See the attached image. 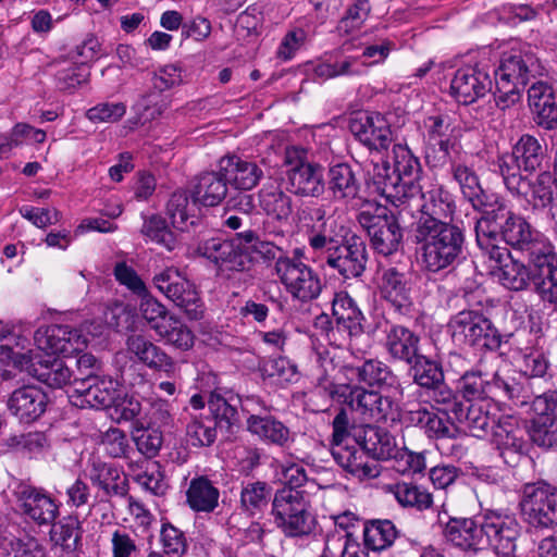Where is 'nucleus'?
<instances>
[{
    "label": "nucleus",
    "mask_w": 557,
    "mask_h": 557,
    "mask_svg": "<svg viewBox=\"0 0 557 557\" xmlns=\"http://www.w3.org/2000/svg\"><path fill=\"white\" fill-rule=\"evenodd\" d=\"M33 344L20 332L0 331V361L26 371L52 388L72 382L74 373L57 355L70 356L87 346V338L69 325L39 327Z\"/></svg>",
    "instance_id": "1"
},
{
    "label": "nucleus",
    "mask_w": 557,
    "mask_h": 557,
    "mask_svg": "<svg viewBox=\"0 0 557 557\" xmlns=\"http://www.w3.org/2000/svg\"><path fill=\"white\" fill-rule=\"evenodd\" d=\"M413 242L418 247V261L429 273H438L453 267L461 257L465 236L453 224H437L433 221L414 225Z\"/></svg>",
    "instance_id": "2"
},
{
    "label": "nucleus",
    "mask_w": 557,
    "mask_h": 557,
    "mask_svg": "<svg viewBox=\"0 0 557 557\" xmlns=\"http://www.w3.org/2000/svg\"><path fill=\"white\" fill-rule=\"evenodd\" d=\"M393 170L389 163L374 165V183L387 202L398 208L414 193L421 191L419 178L422 168L417 157L407 146L397 144L393 147Z\"/></svg>",
    "instance_id": "3"
},
{
    "label": "nucleus",
    "mask_w": 557,
    "mask_h": 557,
    "mask_svg": "<svg viewBox=\"0 0 557 557\" xmlns=\"http://www.w3.org/2000/svg\"><path fill=\"white\" fill-rule=\"evenodd\" d=\"M496 231L494 225L490 226L486 219L476 221V243L490 260L495 261L500 283L508 289L523 290L533 281V267L513 258L506 247H499Z\"/></svg>",
    "instance_id": "4"
},
{
    "label": "nucleus",
    "mask_w": 557,
    "mask_h": 557,
    "mask_svg": "<svg viewBox=\"0 0 557 557\" xmlns=\"http://www.w3.org/2000/svg\"><path fill=\"white\" fill-rule=\"evenodd\" d=\"M497 216L493 219L496 227L497 244L502 238L507 245L528 253L529 263L555 247L540 231L535 230L523 215L513 212L506 205V209L496 210Z\"/></svg>",
    "instance_id": "5"
},
{
    "label": "nucleus",
    "mask_w": 557,
    "mask_h": 557,
    "mask_svg": "<svg viewBox=\"0 0 557 557\" xmlns=\"http://www.w3.org/2000/svg\"><path fill=\"white\" fill-rule=\"evenodd\" d=\"M272 515L277 528L287 536L306 535L313 528L309 503L299 490H277L272 500Z\"/></svg>",
    "instance_id": "6"
},
{
    "label": "nucleus",
    "mask_w": 557,
    "mask_h": 557,
    "mask_svg": "<svg viewBox=\"0 0 557 557\" xmlns=\"http://www.w3.org/2000/svg\"><path fill=\"white\" fill-rule=\"evenodd\" d=\"M275 273L293 299L308 302L317 299L322 292L319 274L296 257L280 256L274 265Z\"/></svg>",
    "instance_id": "7"
},
{
    "label": "nucleus",
    "mask_w": 557,
    "mask_h": 557,
    "mask_svg": "<svg viewBox=\"0 0 557 557\" xmlns=\"http://www.w3.org/2000/svg\"><path fill=\"white\" fill-rule=\"evenodd\" d=\"M453 341L459 345L495 349L500 339L491 320L478 310H462L448 323Z\"/></svg>",
    "instance_id": "8"
},
{
    "label": "nucleus",
    "mask_w": 557,
    "mask_h": 557,
    "mask_svg": "<svg viewBox=\"0 0 557 557\" xmlns=\"http://www.w3.org/2000/svg\"><path fill=\"white\" fill-rule=\"evenodd\" d=\"M153 284L191 320L202 317L203 308L195 285L177 269L169 267L153 276Z\"/></svg>",
    "instance_id": "9"
},
{
    "label": "nucleus",
    "mask_w": 557,
    "mask_h": 557,
    "mask_svg": "<svg viewBox=\"0 0 557 557\" xmlns=\"http://www.w3.org/2000/svg\"><path fill=\"white\" fill-rule=\"evenodd\" d=\"M197 251L221 271H246L252 263L243 233H238L232 239L221 237L206 239L199 244Z\"/></svg>",
    "instance_id": "10"
},
{
    "label": "nucleus",
    "mask_w": 557,
    "mask_h": 557,
    "mask_svg": "<svg viewBox=\"0 0 557 557\" xmlns=\"http://www.w3.org/2000/svg\"><path fill=\"white\" fill-rule=\"evenodd\" d=\"M521 512L529 524L535 528L557 525V488L546 484H529L520 500Z\"/></svg>",
    "instance_id": "11"
},
{
    "label": "nucleus",
    "mask_w": 557,
    "mask_h": 557,
    "mask_svg": "<svg viewBox=\"0 0 557 557\" xmlns=\"http://www.w3.org/2000/svg\"><path fill=\"white\" fill-rule=\"evenodd\" d=\"M451 174L454 181L459 185L465 198H467L472 207L482 210L483 214L478 221H488L493 226V219L497 216L496 210L506 209V201L496 194H487L481 187L476 173L462 160L453 163Z\"/></svg>",
    "instance_id": "12"
},
{
    "label": "nucleus",
    "mask_w": 557,
    "mask_h": 557,
    "mask_svg": "<svg viewBox=\"0 0 557 557\" xmlns=\"http://www.w3.org/2000/svg\"><path fill=\"white\" fill-rule=\"evenodd\" d=\"M555 185L550 171H542L534 177H527L511 194L524 202V210L534 215L545 213L549 222L557 224V203L553 189Z\"/></svg>",
    "instance_id": "13"
},
{
    "label": "nucleus",
    "mask_w": 557,
    "mask_h": 557,
    "mask_svg": "<svg viewBox=\"0 0 557 557\" xmlns=\"http://www.w3.org/2000/svg\"><path fill=\"white\" fill-rule=\"evenodd\" d=\"M385 211L382 208H376L374 213L362 210L358 214V222L367 231L372 247L379 253L388 256L399 248L403 231L397 218Z\"/></svg>",
    "instance_id": "14"
},
{
    "label": "nucleus",
    "mask_w": 557,
    "mask_h": 557,
    "mask_svg": "<svg viewBox=\"0 0 557 557\" xmlns=\"http://www.w3.org/2000/svg\"><path fill=\"white\" fill-rule=\"evenodd\" d=\"M399 208L400 211L420 212L414 225L429 224L431 221L437 224H450L445 220L451 219L455 202L451 195L440 186H432L428 190H423L421 186V191L408 197Z\"/></svg>",
    "instance_id": "15"
},
{
    "label": "nucleus",
    "mask_w": 557,
    "mask_h": 557,
    "mask_svg": "<svg viewBox=\"0 0 557 557\" xmlns=\"http://www.w3.org/2000/svg\"><path fill=\"white\" fill-rule=\"evenodd\" d=\"M349 407L368 422L396 421L399 418L398 404L392 395L383 396L362 387L350 389L347 397Z\"/></svg>",
    "instance_id": "16"
},
{
    "label": "nucleus",
    "mask_w": 557,
    "mask_h": 557,
    "mask_svg": "<svg viewBox=\"0 0 557 557\" xmlns=\"http://www.w3.org/2000/svg\"><path fill=\"white\" fill-rule=\"evenodd\" d=\"M532 442L543 448H557V392L544 393L533 400Z\"/></svg>",
    "instance_id": "17"
},
{
    "label": "nucleus",
    "mask_w": 557,
    "mask_h": 557,
    "mask_svg": "<svg viewBox=\"0 0 557 557\" xmlns=\"http://www.w3.org/2000/svg\"><path fill=\"white\" fill-rule=\"evenodd\" d=\"M545 66L530 48L505 52L495 71V78L525 86L531 78L545 74Z\"/></svg>",
    "instance_id": "18"
},
{
    "label": "nucleus",
    "mask_w": 557,
    "mask_h": 557,
    "mask_svg": "<svg viewBox=\"0 0 557 557\" xmlns=\"http://www.w3.org/2000/svg\"><path fill=\"white\" fill-rule=\"evenodd\" d=\"M367 248L363 240L352 236L342 245L329 247L325 264L343 278H357L362 275L367 264Z\"/></svg>",
    "instance_id": "19"
},
{
    "label": "nucleus",
    "mask_w": 557,
    "mask_h": 557,
    "mask_svg": "<svg viewBox=\"0 0 557 557\" xmlns=\"http://www.w3.org/2000/svg\"><path fill=\"white\" fill-rule=\"evenodd\" d=\"M16 497L23 515L38 525H50L60 513V504L41 487L21 485Z\"/></svg>",
    "instance_id": "20"
},
{
    "label": "nucleus",
    "mask_w": 557,
    "mask_h": 557,
    "mask_svg": "<svg viewBox=\"0 0 557 557\" xmlns=\"http://www.w3.org/2000/svg\"><path fill=\"white\" fill-rule=\"evenodd\" d=\"M377 288L381 297L396 310L406 312L411 307L413 282L409 273L395 267H380Z\"/></svg>",
    "instance_id": "21"
},
{
    "label": "nucleus",
    "mask_w": 557,
    "mask_h": 557,
    "mask_svg": "<svg viewBox=\"0 0 557 557\" xmlns=\"http://www.w3.org/2000/svg\"><path fill=\"white\" fill-rule=\"evenodd\" d=\"M492 89L490 74L479 66H463L455 72L450 95L461 104H471L485 97Z\"/></svg>",
    "instance_id": "22"
},
{
    "label": "nucleus",
    "mask_w": 557,
    "mask_h": 557,
    "mask_svg": "<svg viewBox=\"0 0 557 557\" xmlns=\"http://www.w3.org/2000/svg\"><path fill=\"white\" fill-rule=\"evenodd\" d=\"M525 431L518 419L511 416L498 418L492 429V440L505 463L515 466L523 455L527 442Z\"/></svg>",
    "instance_id": "23"
},
{
    "label": "nucleus",
    "mask_w": 557,
    "mask_h": 557,
    "mask_svg": "<svg viewBox=\"0 0 557 557\" xmlns=\"http://www.w3.org/2000/svg\"><path fill=\"white\" fill-rule=\"evenodd\" d=\"M450 411L454 419L463 425L472 436L478 438L485 437L498 420L496 406L492 401H479L468 405L454 403Z\"/></svg>",
    "instance_id": "24"
},
{
    "label": "nucleus",
    "mask_w": 557,
    "mask_h": 557,
    "mask_svg": "<svg viewBox=\"0 0 557 557\" xmlns=\"http://www.w3.org/2000/svg\"><path fill=\"white\" fill-rule=\"evenodd\" d=\"M487 548L497 555L509 556L517 546L520 524L517 519L498 511H486Z\"/></svg>",
    "instance_id": "25"
},
{
    "label": "nucleus",
    "mask_w": 557,
    "mask_h": 557,
    "mask_svg": "<svg viewBox=\"0 0 557 557\" xmlns=\"http://www.w3.org/2000/svg\"><path fill=\"white\" fill-rule=\"evenodd\" d=\"M352 135L370 149H386L392 143V131L387 121L379 113H362L351 119Z\"/></svg>",
    "instance_id": "26"
},
{
    "label": "nucleus",
    "mask_w": 557,
    "mask_h": 557,
    "mask_svg": "<svg viewBox=\"0 0 557 557\" xmlns=\"http://www.w3.org/2000/svg\"><path fill=\"white\" fill-rule=\"evenodd\" d=\"M326 184L334 201L350 205L361 199V180L358 172L348 163H336L330 166Z\"/></svg>",
    "instance_id": "27"
},
{
    "label": "nucleus",
    "mask_w": 557,
    "mask_h": 557,
    "mask_svg": "<svg viewBox=\"0 0 557 557\" xmlns=\"http://www.w3.org/2000/svg\"><path fill=\"white\" fill-rule=\"evenodd\" d=\"M219 168L227 183L240 190L255 188L263 177V171L256 162L242 159L237 156L221 158Z\"/></svg>",
    "instance_id": "28"
},
{
    "label": "nucleus",
    "mask_w": 557,
    "mask_h": 557,
    "mask_svg": "<svg viewBox=\"0 0 557 557\" xmlns=\"http://www.w3.org/2000/svg\"><path fill=\"white\" fill-rule=\"evenodd\" d=\"M363 314L329 319V315L321 314L315 319L314 326L320 329L329 344L336 347L345 346L354 337L363 333Z\"/></svg>",
    "instance_id": "29"
},
{
    "label": "nucleus",
    "mask_w": 557,
    "mask_h": 557,
    "mask_svg": "<svg viewBox=\"0 0 557 557\" xmlns=\"http://www.w3.org/2000/svg\"><path fill=\"white\" fill-rule=\"evenodd\" d=\"M529 264L533 267V283L535 290L544 302L554 305L557 309V252L555 248Z\"/></svg>",
    "instance_id": "30"
},
{
    "label": "nucleus",
    "mask_w": 557,
    "mask_h": 557,
    "mask_svg": "<svg viewBox=\"0 0 557 557\" xmlns=\"http://www.w3.org/2000/svg\"><path fill=\"white\" fill-rule=\"evenodd\" d=\"M331 453L336 463L352 475L371 478L377 474L375 466L369 460L370 457L361 442L334 444Z\"/></svg>",
    "instance_id": "31"
},
{
    "label": "nucleus",
    "mask_w": 557,
    "mask_h": 557,
    "mask_svg": "<svg viewBox=\"0 0 557 557\" xmlns=\"http://www.w3.org/2000/svg\"><path fill=\"white\" fill-rule=\"evenodd\" d=\"M8 407L21 422L30 423L46 411L47 396L39 387L23 386L11 394Z\"/></svg>",
    "instance_id": "32"
},
{
    "label": "nucleus",
    "mask_w": 557,
    "mask_h": 557,
    "mask_svg": "<svg viewBox=\"0 0 557 557\" xmlns=\"http://www.w3.org/2000/svg\"><path fill=\"white\" fill-rule=\"evenodd\" d=\"M288 190L297 197L319 198L325 190L323 168L307 163L294 170H286Z\"/></svg>",
    "instance_id": "33"
},
{
    "label": "nucleus",
    "mask_w": 557,
    "mask_h": 557,
    "mask_svg": "<svg viewBox=\"0 0 557 557\" xmlns=\"http://www.w3.org/2000/svg\"><path fill=\"white\" fill-rule=\"evenodd\" d=\"M127 351L150 369L172 374L175 362L159 346L143 335H131L126 341Z\"/></svg>",
    "instance_id": "34"
},
{
    "label": "nucleus",
    "mask_w": 557,
    "mask_h": 557,
    "mask_svg": "<svg viewBox=\"0 0 557 557\" xmlns=\"http://www.w3.org/2000/svg\"><path fill=\"white\" fill-rule=\"evenodd\" d=\"M247 430L260 441L276 445L288 446L293 441V433L288 426L271 414H250L246 421Z\"/></svg>",
    "instance_id": "35"
},
{
    "label": "nucleus",
    "mask_w": 557,
    "mask_h": 557,
    "mask_svg": "<svg viewBox=\"0 0 557 557\" xmlns=\"http://www.w3.org/2000/svg\"><path fill=\"white\" fill-rule=\"evenodd\" d=\"M89 480L107 496H126L128 482L123 471L108 462L92 460L89 470Z\"/></svg>",
    "instance_id": "36"
},
{
    "label": "nucleus",
    "mask_w": 557,
    "mask_h": 557,
    "mask_svg": "<svg viewBox=\"0 0 557 557\" xmlns=\"http://www.w3.org/2000/svg\"><path fill=\"white\" fill-rule=\"evenodd\" d=\"M75 392L79 394V406L100 409L112 407L120 389L116 381L111 377L98 376L84 386L75 387Z\"/></svg>",
    "instance_id": "37"
},
{
    "label": "nucleus",
    "mask_w": 557,
    "mask_h": 557,
    "mask_svg": "<svg viewBox=\"0 0 557 557\" xmlns=\"http://www.w3.org/2000/svg\"><path fill=\"white\" fill-rule=\"evenodd\" d=\"M384 346L392 358L412 363L419 355V337L408 327L391 325L385 331Z\"/></svg>",
    "instance_id": "38"
},
{
    "label": "nucleus",
    "mask_w": 557,
    "mask_h": 557,
    "mask_svg": "<svg viewBox=\"0 0 557 557\" xmlns=\"http://www.w3.org/2000/svg\"><path fill=\"white\" fill-rule=\"evenodd\" d=\"M259 207L265 215L287 222L293 213V199L276 183H267L258 191Z\"/></svg>",
    "instance_id": "39"
},
{
    "label": "nucleus",
    "mask_w": 557,
    "mask_h": 557,
    "mask_svg": "<svg viewBox=\"0 0 557 557\" xmlns=\"http://www.w3.org/2000/svg\"><path fill=\"white\" fill-rule=\"evenodd\" d=\"M128 471L133 480L145 491L152 495H164L168 484L161 466L149 459H136L127 462Z\"/></svg>",
    "instance_id": "40"
},
{
    "label": "nucleus",
    "mask_w": 557,
    "mask_h": 557,
    "mask_svg": "<svg viewBox=\"0 0 557 557\" xmlns=\"http://www.w3.org/2000/svg\"><path fill=\"white\" fill-rule=\"evenodd\" d=\"M512 151L523 172L530 174L542 170L548 159L547 146L530 134L522 135L513 145Z\"/></svg>",
    "instance_id": "41"
},
{
    "label": "nucleus",
    "mask_w": 557,
    "mask_h": 557,
    "mask_svg": "<svg viewBox=\"0 0 557 557\" xmlns=\"http://www.w3.org/2000/svg\"><path fill=\"white\" fill-rule=\"evenodd\" d=\"M227 181L225 176L219 172H205L197 177V182L193 189V197L196 202L206 206H218L227 194Z\"/></svg>",
    "instance_id": "42"
},
{
    "label": "nucleus",
    "mask_w": 557,
    "mask_h": 557,
    "mask_svg": "<svg viewBox=\"0 0 557 557\" xmlns=\"http://www.w3.org/2000/svg\"><path fill=\"white\" fill-rule=\"evenodd\" d=\"M359 382L369 386L386 388L393 392V395L400 394V385L397 376L388 366L377 359L366 360L362 364L354 367Z\"/></svg>",
    "instance_id": "43"
},
{
    "label": "nucleus",
    "mask_w": 557,
    "mask_h": 557,
    "mask_svg": "<svg viewBox=\"0 0 557 557\" xmlns=\"http://www.w3.org/2000/svg\"><path fill=\"white\" fill-rule=\"evenodd\" d=\"M363 449L375 460H391L398 451L395 437L384 429L368 425L361 440Z\"/></svg>",
    "instance_id": "44"
},
{
    "label": "nucleus",
    "mask_w": 557,
    "mask_h": 557,
    "mask_svg": "<svg viewBox=\"0 0 557 557\" xmlns=\"http://www.w3.org/2000/svg\"><path fill=\"white\" fill-rule=\"evenodd\" d=\"M187 504L198 512H211L219 504L220 492L206 476L190 481L186 492Z\"/></svg>",
    "instance_id": "45"
},
{
    "label": "nucleus",
    "mask_w": 557,
    "mask_h": 557,
    "mask_svg": "<svg viewBox=\"0 0 557 557\" xmlns=\"http://www.w3.org/2000/svg\"><path fill=\"white\" fill-rule=\"evenodd\" d=\"M272 487L263 481L243 482L240 490V509L248 516L261 515L269 506Z\"/></svg>",
    "instance_id": "46"
},
{
    "label": "nucleus",
    "mask_w": 557,
    "mask_h": 557,
    "mask_svg": "<svg viewBox=\"0 0 557 557\" xmlns=\"http://www.w3.org/2000/svg\"><path fill=\"white\" fill-rule=\"evenodd\" d=\"M388 492L404 508H413L419 511L429 509L433 504L432 494L424 487L411 482H397L388 486Z\"/></svg>",
    "instance_id": "47"
},
{
    "label": "nucleus",
    "mask_w": 557,
    "mask_h": 557,
    "mask_svg": "<svg viewBox=\"0 0 557 557\" xmlns=\"http://www.w3.org/2000/svg\"><path fill=\"white\" fill-rule=\"evenodd\" d=\"M196 205L195 199L189 200L187 191L176 190L173 193L166 205V214L172 225L180 231H186L190 225H194Z\"/></svg>",
    "instance_id": "48"
},
{
    "label": "nucleus",
    "mask_w": 557,
    "mask_h": 557,
    "mask_svg": "<svg viewBox=\"0 0 557 557\" xmlns=\"http://www.w3.org/2000/svg\"><path fill=\"white\" fill-rule=\"evenodd\" d=\"M398 536V530L391 520H371L363 528L367 548L381 552L389 548Z\"/></svg>",
    "instance_id": "49"
},
{
    "label": "nucleus",
    "mask_w": 557,
    "mask_h": 557,
    "mask_svg": "<svg viewBox=\"0 0 557 557\" xmlns=\"http://www.w3.org/2000/svg\"><path fill=\"white\" fill-rule=\"evenodd\" d=\"M345 227L333 214L313 226L309 233V245L314 250H329V247L337 245L338 238L343 237Z\"/></svg>",
    "instance_id": "50"
},
{
    "label": "nucleus",
    "mask_w": 557,
    "mask_h": 557,
    "mask_svg": "<svg viewBox=\"0 0 557 557\" xmlns=\"http://www.w3.org/2000/svg\"><path fill=\"white\" fill-rule=\"evenodd\" d=\"M157 335L165 343L187 350L194 345L191 331L175 315L170 314L161 325L156 326Z\"/></svg>",
    "instance_id": "51"
},
{
    "label": "nucleus",
    "mask_w": 557,
    "mask_h": 557,
    "mask_svg": "<svg viewBox=\"0 0 557 557\" xmlns=\"http://www.w3.org/2000/svg\"><path fill=\"white\" fill-rule=\"evenodd\" d=\"M216 426L209 416H194L186 426L187 442L194 447L210 446L216 438Z\"/></svg>",
    "instance_id": "52"
},
{
    "label": "nucleus",
    "mask_w": 557,
    "mask_h": 557,
    "mask_svg": "<svg viewBox=\"0 0 557 557\" xmlns=\"http://www.w3.org/2000/svg\"><path fill=\"white\" fill-rule=\"evenodd\" d=\"M140 232L148 240L164 247L169 251L174 250L177 246L175 234L160 215H151L145 219Z\"/></svg>",
    "instance_id": "53"
},
{
    "label": "nucleus",
    "mask_w": 557,
    "mask_h": 557,
    "mask_svg": "<svg viewBox=\"0 0 557 557\" xmlns=\"http://www.w3.org/2000/svg\"><path fill=\"white\" fill-rule=\"evenodd\" d=\"M438 522L444 525V536L456 547L469 550V518H453L446 511L438 513Z\"/></svg>",
    "instance_id": "54"
},
{
    "label": "nucleus",
    "mask_w": 557,
    "mask_h": 557,
    "mask_svg": "<svg viewBox=\"0 0 557 557\" xmlns=\"http://www.w3.org/2000/svg\"><path fill=\"white\" fill-rule=\"evenodd\" d=\"M260 372L264 379H271L280 384L293 383L298 379L297 367L286 357L264 360L260 364Z\"/></svg>",
    "instance_id": "55"
},
{
    "label": "nucleus",
    "mask_w": 557,
    "mask_h": 557,
    "mask_svg": "<svg viewBox=\"0 0 557 557\" xmlns=\"http://www.w3.org/2000/svg\"><path fill=\"white\" fill-rule=\"evenodd\" d=\"M410 364L413 372V381L418 385L431 388L444 382L443 371L435 361L419 354Z\"/></svg>",
    "instance_id": "56"
},
{
    "label": "nucleus",
    "mask_w": 557,
    "mask_h": 557,
    "mask_svg": "<svg viewBox=\"0 0 557 557\" xmlns=\"http://www.w3.org/2000/svg\"><path fill=\"white\" fill-rule=\"evenodd\" d=\"M78 527L77 518L72 516L64 517L59 522L52 523L50 539L54 545L72 550L76 547L79 540Z\"/></svg>",
    "instance_id": "57"
},
{
    "label": "nucleus",
    "mask_w": 557,
    "mask_h": 557,
    "mask_svg": "<svg viewBox=\"0 0 557 557\" xmlns=\"http://www.w3.org/2000/svg\"><path fill=\"white\" fill-rule=\"evenodd\" d=\"M491 387L487 385V380H484L479 372H467L460 379L459 392L469 404L491 401L488 399Z\"/></svg>",
    "instance_id": "58"
},
{
    "label": "nucleus",
    "mask_w": 557,
    "mask_h": 557,
    "mask_svg": "<svg viewBox=\"0 0 557 557\" xmlns=\"http://www.w3.org/2000/svg\"><path fill=\"white\" fill-rule=\"evenodd\" d=\"M101 444L106 454L112 458H124L133 460L129 456L131 445L124 431L117 428H110L101 438Z\"/></svg>",
    "instance_id": "59"
},
{
    "label": "nucleus",
    "mask_w": 557,
    "mask_h": 557,
    "mask_svg": "<svg viewBox=\"0 0 557 557\" xmlns=\"http://www.w3.org/2000/svg\"><path fill=\"white\" fill-rule=\"evenodd\" d=\"M160 542L164 554L172 557H183L187 550L185 534L171 523L162 524Z\"/></svg>",
    "instance_id": "60"
},
{
    "label": "nucleus",
    "mask_w": 557,
    "mask_h": 557,
    "mask_svg": "<svg viewBox=\"0 0 557 557\" xmlns=\"http://www.w3.org/2000/svg\"><path fill=\"white\" fill-rule=\"evenodd\" d=\"M446 411H431L424 432L429 437H434L438 442L446 436H457L459 434L458 426L448 417Z\"/></svg>",
    "instance_id": "61"
},
{
    "label": "nucleus",
    "mask_w": 557,
    "mask_h": 557,
    "mask_svg": "<svg viewBox=\"0 0 557 557\" xmlns=\"http://www.w3.org/2000/svg\"><path fill=\"white\" fill-rule=\"evenodd\" d=\"M498 171L503 177L504 184L508 191L512 194L516 188L528 177L521 174L523 169L519 165L515 158V152L503 154L497 160Z\"/></svg>",
    "instance_id": "62"
},
{
    "label": "nucleus",
    "mask_w": 557,
    "mask_h": 557,
    "mask_svg": "<svg viewBox=\"0 0 557 557\" xmlns=\"http://www.w3.org/2000/svg\"><path fill=\"white\" fill-rule=\"evenodd\" d=\"M126 113L123 102H102L86 112V116L94 123H115Z\"/></svg>",
    "instance_id": "63"
},
{
    "label": "nucleus",
    "mask_w": 557,
    "mask_h": 557,
    "mask_svg": "<svg viewBox=\"0 0 557 557\" xmlns=\"http://www.w3.org/2000/svg\"><path fill=\"white\" fill-rule=\"evenodd\" d=\"M134 442L137 450L145 456L144 459L151 460V458L158 455L162 446L163 437L159 430L143 429L136 432Z\"/></svg>",
    "instance_id": "64"
}]
</instances>
